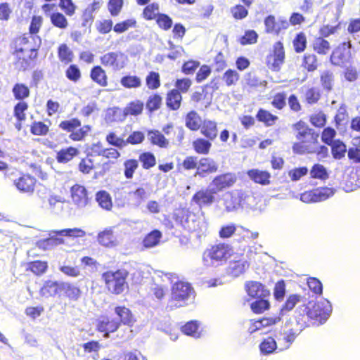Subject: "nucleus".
<instances>
[{"instance_id": "1", "label": "nucleus", "mask_w": 360, "mask_h": 360, "mask_svg": "<svg viewBox=\"0 0 360 360\" xmlns=\"http://www.w3.org/2000/svg\"><path fill=\"white\" fill-rule=\"evenodd\" d=\"M302 297L298 294H290L280 308L279 316L264 317L255 321L249 328V332L253 333L262 328L274 325L280 321L281 317L288 316L289 313L295 307L296 304L300 302Z\"/></svg>"}, {"instance_id": "2", "label": "nucleus", "mask_w": 360, "mask_h": 360, "mask_svg": "<svg viewBox=\"0 0 360 360\" xmlns=\"http://www.w3.org/2000/svg\"><path fill=\"white\" fill-rule=\"evenodd\" d=\"M231 249L229 245L220 243L207 249L202 255L204 265L217 267L223 264L231 255Z\"/></svg>"}, {"instance_id": "3", "label": "nucleus", "mask_w": 360, "mask_h": 360, "mask_svg": "<svg viewBox=\"0 0 360 360\" xmlns=\"http://www.w3.org/2000/svg\"><path fill=\"white\" fill-rule=\"evenodd\" d=\"M128 272L124 269L115 271H108L102 274V278L105 281L106 287L112 293L119 295L122 293L127 285L126 278Z\"/></svg>"}, {"instance_id": "4", "label": "nucleus", "mask_w": 360, "mask_h": 360, "mask_svg": "<svg viewBox=\"0 0 360 360\" xmlns=\"http://www.w3.org/2000/svg\"><path fill=\"white\" fill-rule=\"evenodd\" d=\"M172 219L176 224L190 231L202 233L206 230L205 223L198 219L194 214L189 213L188 211L179 210L175 212L173 214Z\"/></svg>"}, {"instance_id": "5", "label": "nucleus", "mask_w": 360, "mask_h": 360, "mask_svg": "<svg viewBox=\"0 0 360 360\" xmlns=\"http://www.w3.org/2000/svg\"><path fill=\"white\" fill-rule=\"evenodd\" d=\"M53 233L56 236H51L38 242L40 248L50 250L54 246L63 243L64 240L62 238L57 237V236L76 238L84 237L86 235L85 231L79 228L65 229L54 231Z\"/></svg>"}, {"instance_id": "6", "label": "nucleus", "mask_w": 360, "mask_h": 360, "mask_svg": "<svg viewBox=\"0 0 360 360\" xmlns=\"http://www.w3.org/2000/svg\"><path fill=\"white\" fill-rule=\"evenodd\" d=\"M308 305L310 310L309 317L311 319L318 321L320 324L324 323L331 314L332 305L327 299L321 298L316 302L310 301Z\"/></svg>"}, {"instance_id": "7", "label": "nucleus", "mask_w": 360, "mask_h": 360, "mask_svg": "<svg viewBox=\"0 0 360 360\" xmlns=\"http://www.w3.org/2000/svg\"><path fill=\"white\" fill-rule=\"evenodd\" d=\"M351 42H343L336 47L330 55V63L339 67H342L349 63L351 58Z\"/></svg>"}, {"instance_id": "8", "label": "nucleus", "mask_w": 360, "mask_h": 360, "mask_svg": "<svg viewBox=\"0 0 360 360\" xmlns=\"http://www.w3.org/2000/svg\"><path fill=\"white\" fill-rule=\"evenodd\" d=\"M293 129L297 131V139L302 142L315 143L318 141L319 133L309 127L303 121L300 120L293 124Z\"/></svg>"}, {"instance_id": "9", "label": "nucleus", "mask_w": 360, "mask_h": 360, "mask_svg": "<svg viewBox=\"0 0 360 360\" xmlns=\"http://www.w3.org/2000/svg\"><path fill=\"white\" fill-rule=\"evenodd\" d=\"M335 189L333 188L323 187L313 191L305 192L301 195L300 200L307 203L321 202L333 196Z\"/></svg>"}, {"instance_id": "10", "label": "nucleus", "mask_w": 360, "mask_h": 360, "mask_svg": "<svg viewBox=\"0 0 360 360\" xmlns=\"http://www.w3.org/2000/svg\"><path fill=\"white\" fill-rule=\"evenodd\" d=\"M96 328L98 331L103 333L104 338H108L110 333L117 331L120 328V322L115 318L102 315L96 319Z\"/></svg>"}, {"instance_id": "11", "label": "nucleus", "mask_w": 360, "mask_h": 360, "mask_svg": "<svg viewBox=\"0 0 360 360\" xmlns=\"http://www.w3.org/2000/svg\"><path fill=\"white\" fill-rule=\"evenodd\" d=\"M194 291L191 284L176 282L172 289V298L174 301L185 302L191 300Z\"/></svg>"}, {"instance_id": "12", "label": "nucleus", "mask_w": 360, "mask_h": 360, "mask_svg": "<svg viewBox=\"0 0 360 360\" xmlns=\"http://www.w3.org/2000/svg\"><path fill=\"white\" fill-rule=\"evenodd\" d=\"M216 194V191L210 185L207 188L197 191L191 200L200 207H209L214 202Z\"/></svg>"}, {"instance_id": "13", "label": "nucleus", "mask_w": 360, "mask_h": 360, "mask_svg": "<svg viewBox=\"0 0 360 360\" xmlns=\"http://www.w3.org/2000/svg\"><path fill=\"white\" fill-rule=\"evenodd\" d=\"M300 296L302 297V300L300 302L302 304L296 308L293 314L296 325L298 326L297 330H299L300 332L308 326V322L309 319H311L309 317L310 310L309 309V305L308 304H306L304 303V297L302 295ZM297 304H298V303Z\"/></svg>"}, {"instance_id": "14", "label": "nucleus", "mask_w": 360, "mask_h": 360, "mask_svg": "<svg viewBox=\"0 0 360 360\" xmlns=\"http://www.w3.org/2000/svg\"><path fill=\"white\" fill-rule=\"evenodd\" d=\"M113 311L117 317L116 319H117L118 322H120V326L121 324H123L129 327H132L136 321L135 315L129 308L126 307L125 306H115L113 308Z\"/></svg>"}, {"instance_id": "15", "label": "nucleus", "mask_w": 360, "mask_h": 360, "mask_svg": "<svg viewBox=\"0 0 360 360\" xmlns=\"http://www.w3.org/2000/svg\"><path fill=\"white\" fill-rule=\"evenodd\" d=\"M217 169L218 165L213 159L210 158H201L198 160V165L194 176L204 178L210 174L216 172Z\"/></svg>"}, {"instance_id": "16", "label": "nucleus", "mask_w": 360, "mask_h": 360, "mask_svg": "<svg viewBox=\"0 0 360 360\" xmlns=\"http://www.w3.org/2000/svg\"><path fill=\"white\" fill-rule=\"evenodd\" d=\"M70 191L72 201L78 207L83 208L88 205L89 198L87 190L84 186L75 184Z\"/></svg>"}, {"instance_id": "17", "label": "nucleus", "mask_w": 360, "mask_h": 360, "mask_svg": "<svg viewBox=\"0 0 360 360\" xmlns=\"http://www.w3.org/2000/svg\"><path fill=\"white\" fill-rule=\"evenodd\" d=\"M236 179L233 174L226 173L215 176L210 185L217 193L231 186L236 182Z\"/></svg>"}, {"instance_id": "18", "label": "nucleus", "mask_w": 360, "mask_h": 360, "mask_svg": "<svg viewBox=\"0 0 360 360\" xmlns=\"http://www.w3.org/2000/svg\"><path fill=\"white\" fill-rule=\"evenodd\" d=\"M242 190H235L227 193L224 199V205L227 212L237 211L242 209Z\"/></svg>"}, {"instance_id": "19", "label": "nucleus", "mask_w": 360, "mask_h": 360, "mask_svg": "<svg viewBox=\"0 0 360 360\" xmlns=\"http://www.w3.org/2000/svg\"><path fill=\"white\" fill-rule=\"evenodd\" d=\"M63 281H52L48 279L44 281L40 288L39 294L43 297H55L61 292V284Z\"/></svg>"}, {"instance_id": "20", "label": "nucleus", "mask_w": 360, "mask_h": 360, "mask_svg": "<svg viewBox=\"0 0 360 360\" xmlns=\"http://www.w3.org/2000/svg\"><path fill=\"white\" fill-rule=\"evenodd\" d=\"M102 5V2L100 1H94V2L89 4L85 10L83 11L82 15V26L84 27L90 28L94 20V13L98 11Z\"/></svg>"}, {"instance_id": "21", "label": "nucleus", "mask_w": 360, "mask_h": 360, "mask_svg": "<svg viewBox=\"0 0 360 360\" xmlns=\"http://www.w3.org/2000/svg\"><path fill=\"white\" fill-rule=\"evenodd\" d=\"M245 289L249 296L252 297H269L270 291L265 288V286L257 281H250L246 283Z\"/></svg>"}, {"instance_id": "22", "label": "nucleus", "mask_w": 360, "mask_h": 360, "mask_svg": "<svg viewBox=\"0 0 360 360\" xmlns=\"http://www.w3.org/2000/svg\"><path fill=\"white\" fill-rule=\"evenodd\" d=\"M297 329L294 330L293 328H289L283 330L278 337V343L281 347L280 351L288 349L292 342L295 341L296 337L298 335L300 332L297 333Z\"/></svg>"}, {"instance_id": "23", "label": "nucleus", "mask_w": 360, "mask_h": 360, "mask_svg": "<svg viewBox=\"0 0 360 360\" xmlns=\"http://www.w3.org/2000/svg\"><path fill=\"white\" fill-rule=\"evenodd\" d=\"M250 263L245 259L231 261L226 268V274L233 278H237L244 274L249 268Z\"/></svg>"}, {"instance_id": "24", "label": "nucleus", "mask_w": 360, "mask_h": 360, "mask_svg": "<svg viewBox=\"0 0 360 360\" xmlns=\"http://www.w3.org/2000/svg\"><path fill=\"white\" fill-rule=\"evenodd\" d=\"M98 243L104 247H114L116 245V238L113 234L112 227H108L99 232L97 236Z\"/></svg>"}, {"instance_id": "25", "label": "nucleus", "mask_w": 360, "mask_h": 360, "mask_svg": "<svg viewBox=\"0 0 360 360\" xmlns=\"http://www.w3.org/2000/svg\"><path fill=\"white\" fill-rule=\"evenodd\" d=\"M272 58L274 62L271 65V69L274 71H278L281 65L283 63L285 59V51L282 42L277 41L274 44Z\"/></svg>"}, {"instance_id": "26", "label": "nucleus", "mask_w": 360, "mask_h": 360, "mask_svg": "<svg viewBox=\"0 0 360 360\" xmlns=\"http://www.w3.org/2000/svg\"><path fill=\"white\" fill-rule=\"evenodd\" d=\"M120 56H123L122 53H120ZM119 54L116 52H109L101 57V63L104 66L112 67L114 70H117L123 68L124 64H120L118 62Z\"/></svg>"}, {"instance_id": "27", "label": "nucleus", "mask_w": 360, "mask_h": 360, "mask_svg": "<svg viewBox=\"0 0 360 360\" xmlns=\"http://www.w3.org/2000/svg\"><path fill=\"white\" fill-rule=\"evenodd\" d=\"M36 179L30 175H23L14 181L20 192H33Z\"/></svg>"}, {"instance_id": "28", "label": "nucleus", "mask_w": 360, "mask_h": 360, "mask_svg": "<svg viewBox=\"0 0 360 360\" xmlns=\"http://www.w3.org/2000/svg\"><path fill=\"white\" fill-rule=\"evenodd\" d=\"M200 133L209 140L214 141L218 134L217 123L214 121L205 120L200 127Z\"/></svg>"}, {"instance_id": "29", "label": "nucleus", "mask_w": 360, "mask_h": 360, "mask_svg": "<svg viewBox=\"0 0 360 360\" xmlns=\"http://www.w3.org/2000/svg\"><path fill=\"white\" fill-rule=\"evenodd\" d=\"M182 96L176 89L169 90L167 94L166 105L171 110H177L181 107Z\"/></svg>"}, {"instance_id": "30", "label": "nucleus", "mask_w": 360, "mask_h": 360, "mask_svg": "<svg viewBox=\"0 0 360 360\" xmlns=\"http://www.w3.org/2000/svg\"><path fill=\"white\" fill-rule=\"evenodd\" d=\"M147 138L153 145L158 146L160 148H165L169 146L168 139H167L165 136L158 130H148L147 133Z\"/></svg>"}, {"instance_id": "31", "label": "nucleus", "mask_w": 360, "mask_h": 360, "mask_svg": "<svg viewBox=\"0 0 360 360\" xmlns=\"http://www.w3.org/2000/svg\"><path fill=\"white\" fill-rule=\"evenodd\" d=\"M33 46H29L27 48H16L15 49L14 52L13 53V55L17 56L18 59H20V57L18 56V54L20 53H23L25 51H30V54L29 55V58L32 60H35L38 56V50L41 46V39L40 37H34L33 39Z\"/></svg>"}, {"instance_id": "32", "label": "nucleus", "mask_w": 360, "mask_h": 360, "mask_svg": "<svg viewBox=\"0 0 360 360\" xmlns=\"http://www.w3.org/2000/svg\"><path fill=\"white\" fill-rule=\"evenodd\" d=\"M79 154V150L69 146L57 152L56 160L59 163H67Z\"/></svg>"}, {"instance_id": "33", "label": "nucleus", "mask_w": 360, "mask_h": 360, "mask_svg": "<svg viewBox=\"0 0 360 360\" xmlns=\"http://www.w3.org/2000/svg\"><path fill=\"white\" fill-rule=\"evenodd\" d=\"M335 76L330 70H324L321 73L320 82L323 91L328 94L333 88Z\"/></svg>"}, {"instance_id": "34", "label": "nucleus", "mask_w": 360, "mask_h": 360, "mask_svg": "<svg viewBox=\"0 0 360 360\" xmlns=\"http://www.w3.org/2000/svg\"><path fill=\"white\" fill-rule=\"evenodd\" d=\"M248 175L252 181L257 184L267 185L270 183L269 179L271 176L268 172L253 169L248 172Z\"/></svg>"}, {"instance_id": "35", "label": "nucleus", "mask_w": 360, "mask_h": 360, "mask_svg": "<svg viewBox=\"0 0 360 360\" xmlns=\"http://www.w3.org/2000/svg\"><path fill=\"white\" fill-rule=\"evenodd\" d=\"M185 124L190 130L197 131L200 129L202 122L199 115L195 110H191L186 116Z\"/></svg>"}, {"instance_id": "36", "label": "nucleus", "mask_w": 360, "mask_h": 360, "mask_svg": "<svg viewBox=\"0 0 360 360\" xmlns=\"http://www.w3.org/2000/svg\"><path fill=\"white\" fill-rule=\"evenodd\" d=\"M95 199L102 209L108 211L112 209V198L109 193L106 191L101 190L96 192Z\"/></svg>"}, {"instance_id": "37", "label": "nucleus", "mask_w": 360, "mask_h": 360, "mask_svg": "<svg viewBox=\"0 0 360 360\" xmlns=\"http://www.w3.org/2000/svg\"><path fill=\"white\" fill-rule=\"evenodd\" d=\"M162 234L160 231L154 229L148 233L143 240V245L146 248L157 246L160 241Z\"/></svg>"}, {"instance_id": "38", "label": "nucleus", "mask_w": 360, "mask_h": 360, "mask_svg": "<svg viewBox=\"0 0 360 360\" xmlns=\"http://www.w3.org/2000/svg\"><path fill=\"white\" fill-rule=\"evenodd\" d=\"M61 285V292L70 300L76 301L80 297L82 292L78 287L65 281Z\"/></svg>"}, {"instance_id": "39", "label": "nucleus", "mask_w": 360, "mask_h": 360, "mask_svg": "<svg viewBox=\"0 0 360 360\" xmlns=\"http://www.w3.org/2000/svg\"><path fill=\"white\" fill-rule=\"evenodd\" d=\"M212 141L204 138H198L193 141V148L198 154L207 155L212 147Z\"/></svg>"}, {"instance_id": "40", "label": "nucleus", "mask_w": 360, "mask_h": 360, "mask_svg": "<svg viewBox=\"0 0 360 360\" xmlns=\"http://www.w3.org/2000/svg\"><path fill=\"white\" fill-rule=\"evenodd\" d=\"M333 158L335 160H341L345 156L347 150L346 144L340 139H335L334 143L330 145Z\"/></svg>"}, {"instance_id": "41", "label": "nucleus", "mask_w": 360, "mask_h": 360, "mask_svg": "<svg viewBox=\"0 0 360 360\" xmlns=\"http://www.w3.org/2000/svg\"><path fill=\"white\" fill-rule=\"evenodd\" d=\"M91 79L102 86H107V76L105 72L99 65L94 66L91 70Z\"/></svg>"}, {"instance_id": "42", "label": "nucleus", "mask_w": 360, "mask_h": 360, "mask_svg": "<svg viewBox=\"0 0 360 360\" xmlns=\"http://www.w3.org/2000/svg\"><path fill=\"white\" fill-rule=\"evenodd\" d=\"M256 118L259 122H263L266 126H272L275 124L278 117L273 115L269 111L260 108L256 115Z\"/></svg>"}, {"instance_id": "43", "label": "nucleus", "mask_w": 360, "mask_h": 360, "mask_svg": "<svg viewBox=\"0 0 360 360\" xmlns=\"http://www.w3.org/2000/svg\"><path fill=\"white\" fill-rule=\"evenodd\" d=\"M278 349L276 341L272 337H268L264 339L259 344V349L263 355L272 354Z\"/></svg>"}, {"instance_id": "44", "label": "nucleus", "mask_w": 360, "mask_h": 360, "mask_svg": "<svg viewBox=\"0 0 360 360\" xmlns=\"http://www.w3.org/2000/svg\"><path fill=\"white\" fill-rule=\"evenodd\" d=\"M266 297H257L251 303L250 308L254 313L261 314L269 309L270 303Z\"/></svg>"}, {"instance_id": "45", "label": "nucleus", "mask_w": 360, "mask_h": 360, "mask_svg": "<svg viewBox=\"0 0 360 360\" xmlns=\"http://www.w3.org/2000/svg\"><path fill=\"white\" fill-rule=\"evenodd\" d=\"M58 56L59 60L65 64L71 63L73 60L74 54L66 44H60L58 48Z\"/></svg>"}, {"instance_id": "46", "label": "nucleus", "mask_w": 360, "mask_h": 360, "mask_svg": "<svg viewBox=\"0 0 360 360\" xmlns=\"http://www.w3.org/2000/svg\"><path fill=\"white\" fill-rule=\"evenodd\" d=\"M143 109V103L141 101H136L129 103L124 110H123V117H125L127 115H139Z\"/></svg>"}, {"instance_id": "47", "label": "nucleus", "mask_w": 360, "mask_h": 360, "mask_svg": "<svg viewBox=\"0 0 360 360\" xmlns=\"http://www.w3.org/2000/svg\"><path fill=\"white\" fill-rule=\"evenodd\" d=\"M122 86L127 89L139 88L141 86V79L136 75H125L120 79Z\"/></svg>"}, {"instance_id": "48", "label": "nucleus", "mask_w": 360, "mask_h": 360, "mask_svg": "<svg viewBox=\"0 0 360 360\" xmlns=\"http://www.w3.org/2000/svg\"><path fill=\"white\" fill-rule=\"evenodd\" d=\"M12 92L14 98L21 101L30 96L29 88L25 84L21 83L15 84L12 89Z\"/></svg>"}, {"instance_id": "49", "label": "nucleus", "mask_w": 360, "mask_h": 360, "mask_svg": "<svg viewBox=\"0 0 360 360\" xmlns=\"http://www.w3.org/2000/svg\"><path fill=\"white\" fill-rule=\"evenodd\" d=\"M242 209H252L257 205V198L251 191L242 190Z\"/></svg>"}, {"instance_id": "50", "label": "nucleus", "mask_w": 360, "mask_h": 360, "mask_svg": "<svg viewBox=\"0 0 360 360\" xmlns=\"http://www.w3.org/2000/svg\"><path fill=\"white\" fill-rule=\"evenodd\" d=\"M139 160L142 164V167L145 169H149L156 164V158L151 152H144L139 155Z\"/></svg>"}, {"instance_id": "51", "label": "nucleus", "mask_w": 360, "mask_h": 360, "mask_svg": "<svg viewBox=\"0 0 360 360\" xmlns=\"http://www.w3.org/2000/svg\"><path fill=\"white\" fill-rule=\"evenodd\" d=\"M162 102V98L161 96L158 94H155L148 97L146 108L150 112H153L160 108Z\"/></svg>"}, {"instance_id": "52", "label": "nucleus", "mask_w": 360, "mask_h": 360, "mask_svg": "<svg viewBox=\"0 0 360 360\" xmlns=\"http://www.w3.org/2000/svg\"><path fill=\"white\" fill-rule=\"evenodd\" d=\"M58 270L65 276L71 278H77L81 274L79 268L78 266H71L65 264V262L59 264Z\"/></svg>"}, {"instance_id": "53", "label": "nucleus", "mask_w": 360, "mask_h": 360, "mask_svg": "<svg viewBox=\"0 0 360 360\" xmlns=\"http://www.w3.org/2000/svg\"><path fill=\"white\" fill-rule=\"evenodd\" d=\"M139 167V162L135 159H129L124 162V175L127 179H131Z\"/></svg>"}, {"instance_id": "54", "label": "nucleus", "mask_w": 360, "mask_h": 360, "mask_svg": "<svg viewBox=\"0 0 360 360\" xmlns=\"http://www.w3.org/2000/svg\"><path fill=\"white\" fill-rule=\"evenodd\" d=\"M146 84L149 89L155 90L160 86V74L155 71H150L146 77Z\"/></svg>"}, {"instance_id": "55", "label": "nucleus", "mask_w": 360, "mask_h": 360, "mask_svg": "<svg viewBox=\"0 0 360 360\" xmlns=\"http://www.w3.org/2000/svg\"><path fill=\"white\" fill-rule=\"evenodd\" d=\"M310 175L314 179L325 180L328 178L327 169L321 164H314L310 170Z\"/></svg>"}, {"instance_id": "56", "label": "nucleus", "mask_w": 360, "mask_h": 360, "mask_svg": "<svg viewBox=\"0 0 360 360\" xmlns=\"http://www.w3.org/2000/svg\"><path fill=\"white\" fill-rule=\"evenodd\" d=\"M105 140L109 145L116 147L119 149H122L126 147L125 139L117 136L113 131H110L107 134Z\"/></svg>"}, {"instance_id": "57", "label": "nucleus", "mask_w": 360, "mask_h": 360, "mask_svg": "<svg viewBox=\"0 0 360 360\" xmlns=\"http://www.w3.org/2000/svg\"><path fill=\"white\" fill-rule=\"evenodd\" d=\"M313 47L314 51L319 54H326L330 49L329 42L323 37L315 39Z\"/></svg>"}, {"instance_id": "58", "label": "nucleus", "mask_w": 360, "mask_h": 360, "mask_svg": "<svg viewBox=\"0 0 360 360\" xmlns=\"http://www.w3.org/2000/svg\"><path fill=\"white\" fill-rule=\"evenodd\" d=\"M51 23L60 29H65L68 25V20L65 16L59 12L53 13L50 16Z\"/></svg>"}, {"instance_id": "59", "label": "nucleus", "mask_w": 360, "mask_h": 360, "mask_svg": "<svg viewBox=\"0 0 360 360\" xmlns=\"http://www.w3.org/2000/svg\"><path fill=\"white\" fill-rule=\"evenodd\" d=\"M27 269L36 275H41L46 271L48 264L46 262L36 260L30 262Z\"/></svg>"}, {"instance_id": "60", "label": "nucleus", "mask_w": 360, "mask_h": 360, "mask_svg": "<svg viewBox=\"0 0 360 360\" xmlns=\"http://www.w3.org/2000/svg\"><path fill=\"white\" fill-rule=\"evenodd\" d=\"M81 121L78 118H72L62 121L59 124V127L68 132L74 131L77 128L81 127Z\"/></svg>"}, {"instance_id": "61", "label": "nucleus", "mask_w": 360, "mask_h": 360, "mask_svg": "<svg viewBox=\"0 0 360 360\" xmlns=\"http://www.w3.org/2000/svg\"><path fill=\"white\" fill-rule=\"evenodd\" d=\"M136 26V20L134 18H130L116 23L113 27V30L117 34H121L126 32L129 28L135 27Z\"/></svg>"}, {"instance_id": "62", "label": "nucleus", "mask_w": 360, "mask_h": 360, "mask_svg": "<svg viewBox=\"0 0 360 360\" xmlns=\"http://www.w3.org/2000/svg\"><path fill=\"white\" fill-rule=\"evenodd\" d=\"M293 46L295 52L302 53L303 52L307 46V39L304 32H299L296 34L293 40Z\"/></svg>"}, {"instance_id": "63", "label": "nucleus", "mask_w": 360, "mask_h": 360, "mask_svg": "<svg viewBox=\"0 0 360 360\" xmlns=\"http://www.w3.org/2000/svg\"><path fill=\"white\" fill-rule=\"evenodd\" d=\"M155 20L158 26L164 30H169L173 24L172 19L165 13L158 12L157 18Z\"/></svg>"}, {"instance_id": "64", "label": "nucleus", "mask_w": 360, "mask_h": 360, "mask_svg": "<svg viewBox=\"0 0 360 360\" xmlns=\"http://www.w3.org/2000/svg\"><path fill=\"white\" fill-rule=\"evenodd\" d=\"M240 75L235 70L229 69L223 75L222 79L228 86L234 85L238 81Z\"/></svg>"}]
</instances>
